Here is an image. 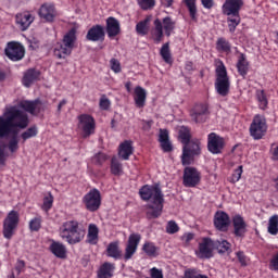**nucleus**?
I'll return each mask as SVG.
<instances>
[{"instance_id":"obj_1","label":"nucleus","mask_w":278,"mask_h":278,"mask_svg":"<svg viewBox=\"0 0 278 278\" xmlns=\"http://www.w3.org/2000/svg\"><path fill=\"white\" fill-rule=\"evenodd\" d=\"M141 201H146V217L148 220H154L162 216L164 212V193L160 185H144L139 189Z\"/></svg>"},{"instance_id":"obj_2","label":"nucleus","mask_w":278,"mask_h":278,"mask_svg":"<svg viewBox=\"0 0 278 278\" xmlns=\"http://www.w3.org/2000/svg\"><path fill=\"white\" fill-rule=\"evenodd\" d=\"M29 125V117L27 114L16 106H11L5 111L4 117L0 116V138H8L10 134L20 129H27Z\"/></svg>"},{"instance_id":"obj_3","label":"nucleus","mask_w":278,"mask_h":278,"mask_svg":"<svg viewBox=\"0 0 278 278\" xmlns=\"http://www.w3.org/2000/svg\"><path fill=\"white\" fill-rule=\"evenodd\" d=\"M242 8H244V0H225L222 5V13L227 16L230 34H235L238 25L242 23V17H240Z\"/></svg>"},{"instance_id":"obj_4","label":"nucleus","mask_w":278,"mask_h":278,"mask_svg":"<svg viewBox=\"0 0 278 278\" xmlns=\"http://www.w3.org/2000/svg\"><path fill=\"white\" fill-rule=\"evenodd\" d=\"M60 238L67 244H79L86 238V229L75 219L64 222L59 229Z\"/></svg>"},{"instance_id":"obj_5","label":"nucleus","mask_w":278,"mask_h":278,"mask_svg":"<svg viewBox=\"0 0 278 278\" xmlns=\"http://www.w3.org/2000/svg\"><path fill=\"white\" fill-rule=\"evenodd\" d=\"M215 90L219 97H228L231 90V80L227 74V67L223 61H219L215 70Z\"/></svg>"},{"instance_id":"obj_6","label":"nucleus","mask_w":278,"mask_h":278,"mask_svg":"<svg viewBox=\"0 0 278 278\" xmlns=\"http://www.w3.org/2000/svg\"><path fill=\"white\" fill-rule=\"evenodd\" d=\"M21 220V217L18 215V212L16 211H10L7 215V217L3 220V238L7 240H12V237L14 236L16 229L18 228V223Z\"/></svg>"},{"instance_id":"obj_7","label":"nucleus","mask_w":278,"mask_h":278,"mask_svg":"<svg viewBox=\"0 0 278 278\" xmlns=\"http://www.w3.org/2000/svg\"><path fill=\"white\" fill-rule=\"evenodd\" d=\"M268 131V124H266V117L263 115H255L250 125V136L254 140H262Z\"/></svg>"},{"instance_id":"obj_8","label":"nucleus","mask_w":278,"mask_h":278,"mask_svg":"<svg viewBox=\"0 0 278 278\" xmlns=\"http://www.w3.org/2000/svg\"><path fill=\"white\" fill-rule=\"evenodd\" d=\"M194 155H201V142L199 140H191L184 144L181 162L184 166L192 164Z\"/></svg>"},{"instance_id":"obj_9","label":"nucleus","mask_w":278,"mask_h":278,"mask_svg":"<svg viewBox=\"0 0 278 278\" xmlns=\"http://www.w3.org/2000/svg\"><path fill=\"white\" fill-rule=\"evenodd\" d=\"M83 203L87 212H99L101 208V191L97 188L90 189L83 197Z\"/></svg>"},{"instance_id":"obj_10","label":"nucleus","mask_w":278,"mask_h":278,"mask_svg":"<svg viewBox=\"0 0 278 278\" xmlns=\"http://www.w3.org/2000/svg\"><path fill=\"white\" fill-rule=\"evenodd\" d=\"M4 54L11 62H21L25 58V47L18 41H9Z\"/></svg>"},{"instance_id":"obj_11","label":"nucleus","mask_w":278,"mask_h":278,"mask_svg":"<svg viewBox=\"0 0 278 278\" xmlns=\"http://www.w3.org/2000/svg\"><path fill=\"white\" fill-rule=\"evenodd\" d=\"M226 146L227 143L220 135L216 132L207 135V151L213 155H220L225 151Z\"/></svg>"},{"instance_id":"obj_12","label":"nucleus","mask_w":278,"mask_h":278,"mask_svg":"<svg viewBox=\"0 0 278 278\" xmlns=\"http://www.w3.org/2000/svg\"><path fill=\"white\" fill-rule=\"evenodd\" d=\"M182 184L185 188H197V186L201 184V172H199V169L195 167H185Z\"/></svg>"},{"instance_id":"obj_13","label":"nucleus","mask_w":278,"mask_h":278,"mask_svg":"<svg viewBox=\"0 0 278 278\" xmlns=\"http://www.w3.org/2000/svg\"><path fill=\"white\" fill-rule=\"evenodd\" d=\"M78 127L81 129L84 138H90V136L94 134V129L97 127L94 117L88 114H80L78 116Z\"/></svg>"},{"instance_id":"obj_14","label":"nucleus","mask_w":278,"mask_h":278,"mask_svg":"<svg viewBox=\"0 0 278 278\" xmlns=\"http://www.w3.org/2000/svg\"><path fill=\"white\" fill-rule=\"evenodd\" d=\"M190 117L193 123L203 124L210 118V106L205 103H198L190 110Z\"/></svg>"},{"instance_id":"obj_15","label":"nucleus","mask_w":278,"mask_h":278,"mask_svg":"<svg viewBox=\"0 0 278 278\" xmlns=\"http://www.w3.org/2000/svg\"><path fill=\"white\" fill-rule=\"evenodd\" d=\"M140 240H142V236L140 233H131L128 237V242L126 244L124 260L125 262H129L138 251V244H140Z\"/></svg>"},{"instance_id":"obj_16","label":"nucleus","mask_w":278,"mask_h":278,"mask_svg":"<svg viewBox=\"0 0 278 278\" xmlns=\"http://www.w3.org/2000/svg\"><path fill=\"white\" fill-rule=\"evenodd\" d=\"M229 225H231V218L229 214L224 211H217L214 215V227L217 231H229Z\"/></svg>"},{"instance_id":"obj_17","label":"nucleus","mask_w":278,"mask_h":278,"mask_svg":"<svg viewBox=\"0 0 278 278\" xmlns=\"http://www.w3.org/2000/svg\"><path fill=\"white\" fill-rule=\"evenodd\" d=\"M34 21H36V17L29 11H24L15 15V23L21 31H27Z\"/></svg>"},{"instance_id":"obj_18","label":"nucleus","mask_w":278,"mask_h":278,"mask_svg":"<svg viewBox=\"0 0 278 278\" xmlns=\"http://www.w3.org/2000/svg\"><path fill=\"white\" fill-rule=\"evenodd\" d=\"M89 42H103L105 40V27L101 24L93 25L86 35Z\"/></svg>"},{"instance_id":"obj_19","label":"nucleus","mask_w":278,"mask_h":278,"mask_svg":"<svg viewBox=\"0 0 278 278\" xmlns=\"http://www.w3.org/2000/svg\"><path fill=\"white\" fill-rule=\"evenodd\" d=\"M232 227L235 238H244L247 236V222L241 215H235L232 217Z\"/></svg>"},{"instance_id":"obj_20","label":"nucleus","mask_w":278,"mask_h":278,"mask_svg":"<svg viewBox=\"0 0 278 278\" xmlns=\"http://www.w3.org/2000/svg\"><path fill=\"white\" fill-rule=\"evenodd\" d=\"M40 71L37 68H28L24 72L22 84L25 88H31L36 81H40Z\"/></svg>"},{"instance_id":"obj_21","label":"nucleus","mask_w":278,"mask_h":278,"mask_svg":"<svg viewBox=\"0 0 278 278\" xmlns=\"http://www.w3.org/2000/svg\"><path fill=\"white\" fill-rule=\"evenodd\" d=\"M38 15L40 18H43V21H47V23H53L56 16L55 5L43 3L38 11Z\"/></svg>"},{"instance_id":"obj_22","label":"nucleus","mask_w":278,"mask_h":278,"mask_svg":"<svg viewBox=\"0 0 278 278\" xmlns=\"http://www.w3.org/2000/svg\"><path fill=\"white\" fill-rule=\"evenodd\" d=\"M21 108L31 116H38L42 112V102L38 99L34 101L25 100L21 103Z\"/></svg>"},{"instance_id":"obj_23","label":"nucleus","mask_w":278,"mask_h":278,"mask_svg":"<svg viewBox=\"0 0 278 278\" xmlns=\"http://www.w3.org/2000/svg\"><path fill=\"white\" fill-rule=\"evenodd\" d=\"M50 245L49 251L54 255V257H58L59 260H66V245L60 241H55L53 239H50Z\"/></svg>"},{"instance_id":"obj_24","label":"nucleus","mask_w":278,"mask_h":278,"mask_svg":"<svg viewBox=\"0 0 278 278\" xmlns=\"http://www.w3.org/2000/svg\"><path fill=\"white\" fill-rule=\"evenodd\" d=\"M212 249H214V240L211 238H204L199 244V257L202 260H210L212 257Z\"/></svg>"},{"instance_id":"obj_25","label":"nucleus","mask_w":278,"mask_h":278,"mask_svg":"<svg viewBox=\"0 0 278 278\" xmlns=\"http://www.w3.org/2000/svg\"><path fill=\"white\" fill-rule=\"evenodd\" d=\"M153 25L154 27L151 30L152 40L154 45H160L164 40V35H166L162 26V20H154Z\"/></svg>"},{"instance_id":"obj_26","label":"nucleus","mask_w":278,"mask_h":278,"mask_svg":"<svg viewBox=\"0 0 278 278\" xmlns=\"http://www.w3.org/2000/svg\"><path fill=\"white\" fill-rule=\"evenodd\" d=\"M106 34L109 38H116L121 34V22L114 16L106 18Z\"/></svg>"},{"instance_id":"obj_27","label":"nucleus","mask_w":278,"mask_h":278,"mask_svg":"<svg viewBox=\"0 0 278 278\" xmlns=\"http://www.w3.org/2000/svg\"><path fill=\"white\" fill-rule=\"evenodd\" d=\"M236 66L239 75L243 79H247V75H249V66H251L249 60H247V54L239 52Z\"/></svg>"},{"instance_id":"obj_28","label":"nucleus","mask_w":278,"mask_h":278,"mask_svg":"<svg viewBox=\"0 0 278 278\" xmlns=\"http://www.w3.org/2000/svg\"><path fill=\"white\" fill-rule=\"evenodd\" d=\"M134 155V142L125 140L118 147V156L121 160L127 161Z\"/></svg>"},{"instance_id":"obj_29","label":"nucleus","mask_w":278,"mask_h":278,"mask_svg":"<svg viewBox=\"0 0 278 278\" xmlns=\"http://www.w3.org/2000/svg\"><path fill=\"white\" fill-rule=\"evenodd\" d=\"M114 270H116V265L114 263L104 262L98 269V278H112L114 277Z\"/></svg>"},{"instance_id":"obj_30","label":"nucleus","mask_w":278,"mask_h":278,"mask_svg":"<svg viewBox=\"0 0 278 278\" xmlns=\"http://www.w3.org/2000/svg\"><path fill=\"white\" fill-rule=\"evenodd\" d=\"M86 243L91 244V247L99 244V227L97 224H89Z\"/></svg>"},{"instance_id":"obj_31","label":"nucleus","mask_w":278,"mask_h":278,"mask_svg":"<svg viewBox=\"0 0 278 278\" xmlns=\"http://www.w3.org/2000/svg\"><path fill=\"white\" fill-rule=\"evenodd\" d=\"M134 101L136 104V108L142 109L144 105H147V90L144 88L137 86L135 88V96Z\"/></svg>"},{"instance_id":"obj_32","label":"nucleus","mask_w":278,"mask_h":278,"mask_svg":"<svg viewBox=\"0 0 278 278\" xmlns=\"http://www.w3.org/2000/svg\"><path fill=\"white\" fill-rule=\"evenodd\" d=\"M70 50L75 49V43L77 42V29L71 28L64 36L62 40Z\"/></svg>"},{"instance_id":"obj_33","label":"nucleus","mask_w":278,"mask_h":278,"mask_svg":"<svg viewBox=\"0 0 278 278\" xmlns=\"http://www.w3.org/2000/svg\"><path fill=\"white\" fill-rule=\"evenodd\" d=\"M161 23L163 30L165 31V36L170 38L175 31V28L177 27V22H175L173 17L166 16L161 21Z\"/></svg>"},{"instance_id":"obj_34","label":"nucleus","mask_w":278,"mask_h":278,"mask_svg":"<svg viewBox=\"0 0 278 278\" xmlns=\"http://www.w3.org/2000/svg\"><path fill=\"white\" fill-rule=\"evenodd\" d=\"M71 53H73V50H70L64 43H58L53 49V55L58 60H66Z\"/></svg>"},{"instance_id":"obj_35","label":"nucleus","mask_w":278,"mask_h":278,"mask_svg":"<svg viewBox=\"0 0 278 278\" xmlns=\"http://www.w3.org/2000/svg\"><path fill=\"white\" fill-rule=\"evenodd\" d=\"M106 255L108 257H113V260H121V257L123 256V252L118 247V241L109 243L106 248Z\"/></svg>"},{"instance_id":"obj_36","label":"nucleus","mask_w":278,"mask_h":278,"mask_svg":"<svg viewBox=\"0 0 278 278\" xmlns=\"http://www.w3.org/2000/svg\"><path fill=\"white\" fill-rule=\"evenodd\" d=\"M216 51H218V53H226L229 55V53H231V42H229L225 37H219L216 41Z\"/></svg>"},{"instance_id":"obj_37","label":"nucleus","mask_w":278,"mask_h":278,"mask_svg":"<svg viewBox=\"0 0 278 278\" xmlns=\"http://www.w3.org/2000/svg\"><path fill=\"white\" fill-rule=\"evenodd\" d=\"M213 247L220 254H225V253H227L228 255L231 254V243H229V241L227 240L213 241Z\"/></svg>"},{"instance_id":"obj_38","label":"nucleus","mask_w":278,"mask_h":278,"mask_svg":"<svg viewBox=\"0 0 278 278\" xmlns=\"http://www.w3.org/2000/svg\"><path fill=\"white\" fill-rule=\"evenodd\" d=\"M178 138L181 144H188L192 140V130L188 126H181L178 131Z\"/></svg>"},{"instance_id":"obj_39","label":"nucleus","mask_w":278,"mask_h":278,"mask_svg":"<svg viewBox=\"0 0 278 278\" xmlns=\"http://www.w3.org/2000/svg\"><path fill=\"white\" fill-rule=\"evenodd\" d=\"M256 101L258 103L260 110L268 109V97L266 96V91L264 89H258L255 92Z\"/></svg>"},{"instance_id":"obj_40","label":"nucleus","mask_w":278,"mask_h":278,"mask_svg":"<svg viewBox=\"0 0 278 278\" xmlns=\"http://www.w3.org/2000/svg\"><path fill=\"white\" fill-rule=\"evenodd\" d=\"M160 55L166 64H173V55L170 54V42H166L160 50Z\"/></svg>"},{"instance_id":"obj_41","label":"nucleus","mask_w":278,"mask_h":278,"mask_svg":"<svg viewBox=\"0 0 278 278\" xmlns=\"http://www.w3.org/2000/svg\"><path fill=\"white\" fill-rule=\"evenodd\" d=\"M142 251L146 253V255H148V257H157V251H160V248H157V245H155L153 242H146L142 245Z\"/></svg>"},{"instance_id":"obj_42","label":"nucleus","mask_w":278,"mask_h":278,"mask_svg":"<svg viewBox=\"0 0 278 278\" xmlns=\"http://www.w3.org/2000/svg\"><path fill=\"white\" fill-rule=\"evenodd\" d=\"M149 23H151V18L149 17H146L144 20L137 23L136 31L138 36H147V34H149Z\"/></svg>"},{"instance_id":"obj_43","label":"nucleus","mask_w":278,"mask_h":278,"mask_svg":"<svg viewBox=\"0 0 278 278\" xmlns=\"http://www.w3.org/2000/svg\"><path fill=\"white\" fill-rule=\"evenodd\" d=\"M111 173L115 177H121V175H123V163L119 162L116 156H112L111 159Z\"/></svg>"},{"instance_id":"obj_44","label":"nucleus","mask_w":278,"mask_h":278,"mask_svg":"<svg viewBox=\"0 0 278 278\" xmlns=\"http://www.w3.org/2000/svg\"><path fill=\"white\" fill-rule=\"evenodd\" d=\"M11 135L8 149L11 153H16V151H18V130L11 132Z\"/></svg>"},{"instance_id":"obj_45","label":"nucleus","mask_w":278,"mask_h":278,"mask_svg":"<svg viewBox=\"0 0 278 278\" xmlns=\"http://www.w3.org/2000/svg\"><path fill=\"white\" fill-rule=\"evenodd\" d=\"M184 3L189 11L191 21H197V0H184Z\"/></svg>"},{"instance_id":"obj_46","label":"nucleus","mask_w":278,"mask_h":278,"mask_svg":"<svg viewBox=\"0 0 278 278\" xmlns=\"http://www.w3.org/2000/svg\"><path fill=\"white\" fill-rule=\"evenodd\" d=\"M267 231H268V233H270V236H277V233H278V215H273L269 218Z\"/></svg>"},{"instance_id":"obj_47","label":"nucleus","mask_w":278,"mask_h":278,"mask_svg":"<svg viewBox=\"0 0 278 278\" xmlns=\"http://www.w3.org/2000/svg\"><path fill=\"white\" fill-rule=\"evenodd\" d=\"M28 227L30 231H39L40 229H42V216L37 215L31 218L29 220Z\"/></svg>"},{"instance_id":"obj_48","label":"nucleus","mask_w":278,"mask_h":278,"mask_svg":"<svg viewBox=\"0 0 278 278\" xmlns=\"http://www.w3.org/2000/svg\"><path fill=\"white\" fill-rule=\"evenodd\" d=\"M38 136V127L37 126H31L27 128L26 131L22 132L21 138L23 142H27L29 138H36Z\"/></svg>"},{"instance_id":"obj_49","label":"nucleus","mask_w":278,"mask_h":278,"mask_svg":"<svg viewBox=\"0 0 278 278\" xmlns=\"http://www.w3.org/2000/svg\"><path fill=\"white\" fill-rule=\"evenodd\" d=\"M137 3L144 12L153 10L155 8V0H137Z\"/></svg>"},{"instance_id":"obj_50","label":"nucleus","mask_w":278,"mask_h":278,"mask_svg":"<svg viewBox=\"0 0 278 278\" xmlns=\"http://www.w3.org/2000/svg\"><path fill=\"white\" fill-rule=\"evenodd\" d=\"M242 165L238 166L237 169L233 170L232 175L228 178V181L230 184H238V181H240V179L242 178Z\"/></svg>"},{"instance_id":"obj_51","label":"nucleus","mask_w":278,"mask_h":278,"mask_svg":"<svg viewBox=\"0 0 278 278\" xmlns=\"http://www.w3.org/2000/svg\"><path fill=\"white\" fill-rule=\"evenodd\" d=\"M108 160H110V156L103 152H99L96 155H93V163L97 166H103V164H105Z\"/></svg>"},{"instance_id":"obj_52","label":"nucleus","mask_w":278,"mask_h":278,"mask_svg":"<svg viewBox=\"0 0 278 278\" xmlns=\"http://www.w3.org/2000/svg\"><path fill=\"white\" fill-rule=\"evenodd\" d=\"M53 207V194L51 192H48L46 197H43V204L41 208L43 212H49Z\"/></svg>"},{"instance_id":"obj_53","label":"nucleus","mask_w":278,"mask_h":278,"mask_svg":"<svg viewBox=\"0 0 278 278\" xmlns=\"http://www.w3.org/2000/svg\"><path fill=\"white\" fill-rule=\"evenodd\" d=\"M269 270L278 273V251L271 255L268 265Z\"/></svg>"},{"instance_id":"obj_54","label":"nucleus","mask_w":278,"mask_h":278,"mask_svg":"<svg viewBox=\"0 0 278 278\" xmlns=\"http://www.w3.org/2000/svg\"><path fill=\"white\" fill-rule=\"evenodd\" d=\"M236 256L241 266H249V256L245 255L243 251L236 252Z\"/></svg>"},{"instance_id":"obj_55","label":"nucleus","mask_w":278,"mask_h":278,"mask_svg":"<svg viewBox=\"0 0 278 278\" xmlns=\"http://www.w3.org/2000/svg\"><path fill=\"white\" fill-rule=\"evenodd\" d=\"M185 278H207V276L199 274L195 268H189L185 271Z\"/></svg>"},{"instance_id":"obj_56","label":"nucleus","mask_w":278,"mask_h":278,"mask_svg":"<svg viewBox=\"0 0 278 278\" xmlns=\"http://www.w3.org/2000/svg\"><path fill=\"white\" fill-rule=\"evenodd\" d=\"M179 231V225H177V222L169 220L166 226V233H177Z\"/></svg>"},{"instance_id":"obj_57","label":"nucleus","mask_w":278,"mask_h":278,"mask_svg":"<svg viewBox=\"0 0 278 278\" xmlns=\"http://www.w3.org/2000/svg\"><path fill=\"white\" fill-rule=\"evenodd\" d=\"M110 66H111V71H113V73H121L122 68H121V61L113 58L110 60Z\"/></svg>"},{"instance_id":"obj_58","label":"nucleus","mask_w":278,"mask_h":278,"mask_svg":"<svg viewBox=\"0 0 278 278\" xmlns=\"http://www.w3.org/2000/svg\"><path fill=\"white\" fill-rule=\"evenodd\" d=\"M161 149L164 153H170L173 151V143H170V139L167 141H161Z\"/></svg>"},{"instance_id":"obj_59","label":"nucleus","mask_w":278,"mask_h":278,"mask_svg":"<svg viewBox=\"0 0 278 278\" xmlns=\"http://www.w3.org/2000/svg\"><path fill=\"white\" fill-rule=\"evenodd\" d=\"M99 105H100L101 110H110V105H112V103L110 102V99H108L105 96H103L100 99Z\"/></svg>"},{"instance_id":"obj_60","label":"nucleus","mask_w":278,"mask_h":278,"mask_svg":"<svg viewBox=\"0 0 278 278\" xmlns=\"http://www.w3.org/2000/svg\"><path fill=\"white\" fill-rule=\"evenodd\" d=\"M168 140H170L168 137V130L161 129L159 135V142H166Z\"/></svg>"},{"instance_id":"obj_61","label":"nucleus","mask_w":278,"mask_h":278,"mask_svg":"<svg viewBox=\"0 0 278 278\" xmlns=\"http://www.w3.org/2000/svg\"><path fill=\"white\" fill-rule=\"evenodd\" d=\"M24 268H25V261H17L15 268H14L17 277H18V275H21L23 273Z\"/></svg>"},{"instance_id":"obj_62","label":"nucleus","mask_w":278,"mask_h":278,"mask_svg":"<svg viewBox=\"0 0 278 278\" xmlns=\"http://www.w3.org/2000/svg\"><path fill=\"white\" fill-rule=\"evenodd\" d=\"M182 242H185L186 244H190V242H192V240H194V233L192 232H187L182 236L181 238Z\"/></svg>"},{"instance_id":"obj_63","label":"nucleus","mask_w":278,"mask_h":278,"mask_svg":"<svg viewBox=\"0 0 278 278\" xmlns=\"http://www.w3.org/2000/svg\"><path fill=\"white\" fill-rule=\"evenodd\" d=\"M151 278H164V275L162 274V270L153 267L151 270Z\"/></svg>"},{"instance_id":"obj_64","label":"nucleus","mask_w":278,"mask_h":278,"mask_svg":"<svg viewBox=\"0 0 278 278\" xmlns=\"http://www.w3.org/2000/svg\"><path fill=\"white\" fill-rule=\"evenodd\" d=\"M201 3L205 10H212L214 8V0H201Z\"/></svg>"}]
</instances>
